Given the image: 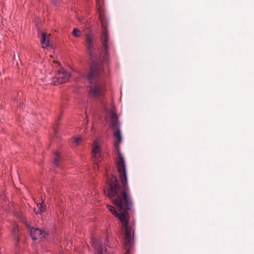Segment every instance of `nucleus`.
<instances>
[{
	"label": "nucleus",
	"mask_w": 254,
	"mask_h": 254,
	"mask_svg": "<svg viewBox=\"0 0 254 254\" xmlns=\"http://www.w3.org/2000/svg\"><path fill=\"white\" fill-rule=\"evenodd\" d=\"M38 207V210H36V209H35V211L36 214H40L42 212H44L46 209V205L45 204L42 203H39L37 205Z\"/></svg>",
	"instance_id": "1a4fd4ad"
},
{
	"label": "nucleus",
	"mask_w": 254,
	"mask_h": 254,
	"mask_svg": "<svg viewBox=\"0 0 254 254\" xmlns=\"http://www.w3.org/2000/svg\"><path fill=\"white\" fill-rule=\"evenodd\" d=\"M72 34L75 37H79L81 35V32L78 29L75 28L73 30Z\"/></svg>",
	"instance_id": "9b49d317"
},
{
	"label": "nucleus",
	"mask_w": 254,
	"mask_h": 254,
	"mask_svg": "<svg viewBox=\"0 0 254 254\" xmlns=\"http://www.w3.org/2000/svg\"><path fill=\"white\" fill-rule=\"evenodd\" d=\"M41 42L43 48L47 47L49 45V41L46 33L43 32L41 37Z\"/></svg>",
	"instance_id": "6e6552de"
},
{
	"label": "nucleus",
	"mask_w": 254,
	"mask_h": 254,
	"mask_svg": "<svg viewBox=\"0 0 254 254\" xmlns=\"http://www.w3.org/2000/svg\"><path fill=\"white\" fill-rule=\"evenodd\" d=\"M55 4L57 3L60 0H51Z\"/></svg>",
	"instance_id": "2eb2a0df"
},
{
	"label": "nucleus",
	"mask_w": 254,
	"mask_h": 254,
	"mask_svg": "<svg viewBox=\"0 0 254 254\" xmlns=\"http://www.w3.org/2000/svg\"><path fill=\"white\" fill-rule=\"evenodd\" d=\"M92 148L93 157L94 158L95 160H97L99 159L101 157L100 149L97 140L94 141L92 145Z\"/></svg>",
	"instance_id": "0eeeda50"
},
{
	"label": "nucleus",
	"mask_w": 254,
	"mask_h": 254,
	"mask_svg": "<svg viewBox=\"0 0 254 254\" xmlns=\"http://www.w3.org/2000/svg\"><path fill=\"white\" fill-rule=\"evenodd\" d=\"M92 245L96 250L97 254H107L106 247L98 239L96 238L93 239Z\"/></svg>",
	"instance_id": "39448f33"
},
{
	"label": "nucleus",
	"mask_w": 254,
	"mask_h": 254,
	"mask_svg": "<svg viewBox=\"0 0 254 254\" xmlns=\"http://www.w3.org/2000/svg\"><path fill=\"white\" fill-rule=\"evenodd\" d=\"M61 156L59 152L56 151L54 153V165L58 167L59 166V162L60 160Z\"/></svg>",
	"instance_id": "9d476101"
},
{
	"label": "nucleus",
	"mask_w": 254,
	"mask_h": 254,
	"mask_svg": "<svg viewBox=\"0 0 254 254\" xmlns=\"http://www.w3.org/2000/svg\"><path fill=\"white\" fill-rule=\"evenodd\" d=\"M13 58H14V59H15L16 57H15V55H14V56H13Z\"/></svg>",
	"instance_id": "dca6fc26"
},
{
	"label": "nucleus",
	"mask_w": 254,
	"mask_h": 254,
	"mask_svg": "<svg viewBox=\"0 0 254 254\" xmlns=\"http://www.w3.org/2000/svg\"><path fill=\"white\" fill-rule=\"evenodd\" d=\"M122 176L121 177L119 175L122 187L118 182L117 179L115 176L111 174L107 177L109 185L107 195L112 199L113 203L119 208L120 213L118 212L114 207L111 205H107V207L109 210L122 222V227L125 230L124 245L126 253L125 254H128L133 245L134 227L133 225L128 224L127 217L131 215L133 210L132 201L128 193L127 175H126V181L124 180V175H122Z\"/></svg>",
	"instance_id": "f257e3e1"
},
{
	"label": "nucleus",
	"mask_w": 254,
	"mask_h": 254,
	"mask_svg": "<svg viewBox=\"0 0 254 254\" xmlns=\"http://www.w3.org/2000/svg\"><path fill=\"white\" fill-rule=\"evenodd\" d=\"M102 26L101 40L103 50L102 52L94 46V37L89 33L86 36V48L91 61L90 69L85 77L89 84L90 94L98 97L103 92V84L101 81L103 73V62H107L108 58V48L110 46L108 32L106 28L107 21L101 15L99 16Z\"/></svg>",
	"instance_id": "f03ea898"
},
{
	"label": "nucleus",
	"mask_w": 254,
	"mask_h": 254,
	"mask_svg": "<svg viewBox=\"0 0 254 254\" xmlns=\"http://www.w3.org/2000/svg\"><path fill=\"white\" fill-rule=\"evenodd\" d=\"M81 140V138L80 137H76L74 139V143L76 145H78Z\"/></svg>",
	"instance_id": "ddd939ff"
},
{
	"label": "nucleus",
	"mask_w": 254,
	"mask_h": 254,
	"mask_svg": "<svg viewBox=\"0 0 254 254\" xmlns=\"http://www.w3.org/2000/svg\"><path fill=\"white\" fill-rule=\"evenodd\" d=\"M70 75L69 73L64 69L59 71L53 79V83L55 85H58L67 81Z\"/></svg>",
	"instance_id": "20e7f679"
},
{
	"label": "nucleus",
	"mask_w": 254,
	"mask_h": 254,
	"mask_svg": "<svg viewBox=\"0 0 254 254\" xmlns=\"http://www.w3.org/2000/svg\"><path fill=\"white\" fill-rule=\"evenodd\" d=\"M13 233L15 235V239H17V241H18V236H17V233L18 232V226L16 224H14L13 225Z\"/></svg>",
	"instance_id": "f8f14e48"
},
{
	"label": "nucleus",
	"mask_w": 254,
	"mask_h": 254,
	"mask_svg": "<svg viewBox=\"0 0 254 254\" xmlns=\"http://www.w3.org/2000/svg\"><path fill=\"white\" fill-rule=\"evenodd\" d=\"M46 234V233L44 230L38 228H32L30 230V235L34 241L45 237Z\"/></svg>",
	"instance_id": "423d86ee"
},
{
	"label": "nucleus",
	"mask_w": 254,
	"mask_h": 254,
	"mask_svg": "<svg viewBox=\"0 0 254 254\" xmlns=\"http://www.w3.org/2000/svg\"><path fill=\"white\" fill-rule=\"evenodd\" d=\"M109 125L113 130V134L115 138V146L117 151L118 158L116 161V166L119 175L122 177L124 175V180L126 181L127 169L125 158L121 153L119 143L122 141L121 131L120 129V124L118 121V116L114 112H111L109 114Z\"/></svg>",
	"instance_id": "7ed1b4c3"
},
{
	"label": "nucleus",
	"mask_w": 254,
	"mask_h": 254,
	"mask_svg": "<svg viewBox=\"0 0 254 254\" xmlns=\"http://www.w3.org/2000/svg\"><path fill=\"white\" fill-rule=\"evenodd\" d=\"M98 167H99L98 163L97 162H95L94 164V168L95 170H96V169H98Z\"/></svg>",
	"instance_id": "4468645a"
}]
</instances>
